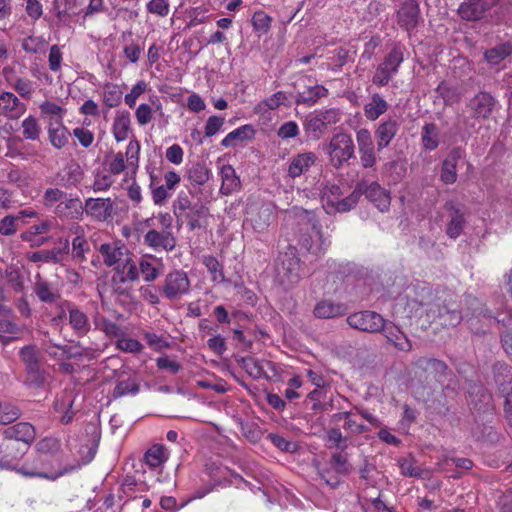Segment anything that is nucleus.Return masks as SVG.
<instances>
[{"label": "nucleus", "mask_w": 512, "mask_h": 512, "mask_svg": "<svg viewBox=\"0 0 512 512\" xmlns=\"http://www.w3.org/2000/svg\"><path fill=\"white\" fill-rule=\"evenodd\" d=\"M64 308L68 309V322L77 336H85L91 329L87 314L76 304L65 300Z\"/></svg>", "instance_id": "15"}, {"label": "nucleus", "mask_w": 512, "mask_h": 512, "mask_svg": "<svg viewBox=\"0 0 512 512\" xmlns=\"http://www.w3.org/2000/svg\"><path fill=\"white\" fill-rule=\"evenodd\" d=\"M54 212L60 218L79 220L84 214V208L79 198H65L56 205Z\"/></svg>", "instance_id": "30"}, {"label": "nucleus", "mask_w": 512, "mask_h": 512, "mask_svg": "<svg viewBox=\"0 0 512 512\" xmlns=\"http://www.w3.org/2000/svg\"><path fill=\"white\" fill-rule=\"evenodd\" d=\"M99 252L103 257V262L108 267H115L120 271L121 263L126 259L128 248L117 242L104 243L99 247Z\"/></svg>", "instance_id": "17"}, {"label": "nucleus", "mask_w": 512, "mask_h": 512, "mask_svg": "<svg viewBox=\"0 0 512 512\" xmlns=\"http://www.w3.org/2000/svg\"><path fill=\"white\" fill-rule=\"evenodd\" d=\"M70 252V242L67 238H59L58 246L51 249H43L29 254L28 259L31 262H43L58 264L61 263Z\"/></svg>", "instance_id": "7"}, {"label": "nucleus", "mask_w": 512, "mask_h": 512, "mask_svg": "<svg viewBox=\"0 0 512 512\" xmlns=\"http://www.w3.org/2000/svg\"><path fill=\"white\" fill-rule=\"evenodd\" d=\"M139 271L147 282L154 281L160 274L159 269L146 259H141L139 262Z\"/></svg>", "instance_id": "63"}, {"label": "nucleus", "mask_w": 512, "mask_h": 512, "mask_svg": "<svg viewBox=\"0 0 512 512\" xmlns=\"http://www.w3.org/2000/svg\"><path fill=\"white\" fill-rule=\"evenodd\" d=\"M130 129V114L129 112H118L113 123V135L117 142L127 139Z\"/></svg>", "instance_id": "36"}, {"label": "nucleus", "mask_w": 512, "mask_h": 512, "mask_svg": "<svg viewBox=\"0 0 512 512\" xmlns=\"http://www.w3.org/2000/svg\"><path fill=\"white\" fill-rule=\"evenodd\" d=\"M399 467L401 470V474L406 477L421 478L423 475V470L420 467L415 466V461L413 459H400Z\"/></svg>", "instance_id": "58"}, {"label": "nucleus", "mask_w": 512, "mask_h": 512, "mask_svg": "<svg viewBox=\"0 0 512 512\" xmlns=\"http://www.w3.org/2000/svg\"><path fill=\"white\" fill-rule=\"evenodd\" d=\"M415 366L428 375L433 376L439 383H443L452 374L448 365L436 358L420 357L415 361Z\"/></svg>", "instance_id": "16"}, {"label": "nucleus", "mask_w": 512, "mask_h": 512, "mask_svg": "<svg viewBox=\"0 0 512 512\" xmlns=\"http://www.w3.org/2000/svg\"><path fill=\"white\" fill-rule=\"evenodd\" d=\"M35 429L27 422H19L3 431V436L7 439H12L20 444H25V450L27 451L29 445L35 439Z\"/></svg>", "instance_id": "22"}, {"label": "nucleus", "mask_w": 512, "mask_h": 512, "mask_svg": "<svg viewBox=\"0 0 512 512\" xmlns=\"http://www.w3.org/2000/svg\"><path fill=\"white\" fill-rule=\"evenodd\" d=\"M19 356L25 366L27 383L37 388L42 387L46 382L47 373L41 368L36 346L22 347Z\"/></svg>", "instance_id": "2"}, {"label": "nucleus", "mask_w": 512, "mask_h": 512, "mask_svg": "<svg viewBox=\"0 0 512 512\" xmlns=\"http://www.w3.org/2000/svg\"><path fill=\"white\" fill-rule=\"evenodd\" d=\"M272 218L271 207L268 205L261 206L251 219L253 229L258 233L264 232L269 227Z\"/></svg>", "instance_id": "39"}, {"label": "nucleus", "mask_w": 512, "mask_h": 512, "mask_svg": "<svg viewBox=\"0 0 512 512\" xmlns=\"http://www.w3.org/2000/svg\"><path fill=\"white\" fill-rule=\"evenodd\" d=\"M33 292L43 303H56L61 299L60 290L52 283L43 279L40 274L35 276Z\"/></svg>", "instance_id": "23"}, {"label": "nucleus", "mask_w": 512, "mask_h": 512, "mask_svg": "<svg viewBox=\"0 0 512 512\" xmlns=\"http://www.w3.org/2000/svg\"><path fill=\"white\" fill-rule=\"evenodd\" d=\"M254 136L255 129L252 125L246 124L228 133L222 140L221 145L224 147H235L243 141L253 139Z\"/></svg>", "instance_id": "32"}, {"label": "nucleus", "mask_w": 512, "mask_h": 512, "mask_svg": "<svg viewBox=\"0 0 512 512\" xmlns=\"http://www.w3.org/2000/svg\"><path fill=\"white\" fill-rule=\"evenodd\" d=\"M272 18L264 11H256L252 17V25L256 32L265 34L271 27Z\"/></svg>", "instance_id": "53"}, {"label": "nucleus", "mask_w": 512, "mask_h": 512, "mask_svg": "<svg viewBox=\"0 0 512 512\" xmlns=\"http://www.w3.org/2000/svg\"><path fill=\"white\" fill-rule=\"evenodd\" d=\"M499 0H465L458 8V14L463 20L478 21L486 17L488 11Z\"/></svg>", "instance_id": "10"}, {"label": "nucleus", "mask_w": 512, "mask_h": 512, "mask_svg": "<svg viewBox=\"0 0 512 512\" xmlns=\"http://www.w3.org/2000/svg\"><path fill=\"white\" fill-rule=\"evenodd\" d=\"M359 199H360V189H357V186H356L355 189L352 191V193L349 196H347L341 200H338L336 202H334L332 200H328L327 206L331 205V207L334 208L335 211L344 213V212H348L351 209H353L357 205Z\"/></svg>", "instance_id": "42"}, {"label": "nucleus", "mask_w": 512, "mask_h": 512, "mask_svg": "<svg viewBox=\"0 0 512 512\" xmlns=\"http://www.w3.org/2000/svg\"><path fill=\"white\" fill-rule=\"evenodd\" d=\"M69 130L63 125L62 121H50L48 127V138L51 145L56 149H61L67 145L69 137Z\"/></svg>", "instance_id": "31"}, {"label": "nucleus", "mask_w": 512, "mask_h": 512, "mask_svg": "<svg viewBox=\"0 0 512 512\" xmlns=\"http://www.w3.org/2000/svg\"><path fill=\"white\" fill-rule=\"evenodd\" d=\"M321 480L331 489H336L342 483L340 474H336L329 466L318 470Z\"/></svg>", "instance_id": "59"}, {"label": "nucleus", "mask_w": 512, "mask_h": 512, "mask_svg": "<svg viewBox=\"0 0 512 512\" xmlns=\"http://www.w3.org/2000/svg\"><path fill=\"white\" fill-rule=\"evenodd\" d=\"M329 160L334 168H341L355 158V145L350 134L340 131L334 134L327 145Z\"/></svg>", "instance_id": "1"}, {"label": "nucleus", "mask_w": 512, "mask_h": 512, "mask_svg": "<svg viewBox=\"0 0 512 512\" xmlns=\"http://www.w3.org/2000/svg\"><path fill=\"white\" fill-rule=\"evenodd\" d=\"M168 0H150L147 5V11L160 17H166L169 14Z\"/></svg>", "instance_id": "64"}, {"label": "nucleus", "mask_w": 512, "mask_h": 512, "mask_svg": "<svg viewBox=\"0 0 512 512\" xmlns=\"http://www.w3.org/2000/svg\"><path fill=\"white\" fill-rule=\"evenodd\" d=\"M37 449L41 453L56 454L61 450V442L57 438L45 437L37 443Z\"/></svg>", "instance_id": "61"}, {"label": "nucleus", "mask_w": 512, "mask_h": 512, "mask_svg": "<svg viewBox=\"0 0 512 512\" xmlns=\"http://www.w3.org/2000/svg\"><path fill=\"white\" fill-rule=\"evenodd\" d=\"M295 216L299 219V222L311 226L313 235L318 237V239L321 241V245H328L324 240H322L320 226L317 225L314 213L304 209H298L295 211Z\"/></svg>", "instance_id": "46"}, {"label": "nucleus", "mask_w": 512, "mask_h": 512, "mask_svg": "<svg viewBox=\"0 0 512 512\" xmlns=\"http://www.w3.org/2000/svg\"><path fill=\"white\" fill-rule=\"evenodd\" d=\"M498 100L487 91H479L466 104L471 117L475 120H487L496 110Z\"/></svg>", "instance_id": "5"}, {"label": "nucleus", "mask_w": 512, "mask_h": 512, "mask_svg": "<svg viewBox=\"0 0 512 512\" xmlns=\"http://www.w3.org/2000/svg\"><path fill=\"white\" fill-rule=\"evenodd\" d=\"M19 331L17 324L9 319H0V343L7 344L11 338L7 334H16Z\"/></svg>", "instance_id": "62"}, {"label": "nucleus", "mask_w": 512, "mask_h": 512, "mask_svg": "<svg viewBox=\"0 0 512 512\" xmlns=\"http://www.w3.org/2000/svg\"><path fill=\"white\" fill-rule=\"evenodd\" d=\"M398 130L399 123L392 118L379 123L374 132L378 151L386 148L391 143Z\"/></svg>", "instance_id": "24"}, {"label": "nucleus", "mask_w": 512, "mask_h": 512, "mask_svg": "<svg viewBox=\"0 0 512 512\" xmlns=\"http://www.w3.org/2000/svg\"><path fill=\"white\" fill-rule=\"evenodd\" d=\"M237 362L254 379L268 378L262 363L258 359L247 356L241 357Z\"/></svg>", "instance_id": "40"}, {"label": "nucleus", "mask_w": 512, "mask_h": 512, "mask_svg": "<svg viewBox=\"0 0 512 512\" xmlns=\"http://www.w3.org/2000/svg\"><path fill=\"white\" fill-rule=\"evenodd\" d=\"M464 156L461 147H454L444 159L441 167L440 179L444 184H453L457 180V164Z\"/></svg>", "instance_id": "21"}, {"label": "nucleus", "mask_w": 512, "mask_h": 512, "mask_svg": "<svg viewBox=\"0 0 512 512\" xmlns=\"http://www.w3.org/2000/svg\"><path fill=\"white\" fill-rule=\"evenodd\" d=\"M103 101L109 108L118 106L122 101V91L116 85H106L104 88Z\"/></svg>", "instance_id": "52"}, {"label": "nucleus", "mask_w": 512, "mask_h": 512, "mask_svg": "<svg viewBox=\"0 0 512 512\" xmlns=\"http://www.w3.org/2000/svg\"><path fill=\"white\" fill-rule=\"evenodd\" d=\"M492 378L500 393H507L512 387V367L504 361L492 365Z\"/></svg>", "instance_id": "25"}, {"label": "nucleus", "mask_w": 512, "mask_h": 512, "mask_svg": "<svg viewBox=\"0 0 512 512\" xmlns=\"http://www.w3.org/2000/svg\"><path fill=\"white\" fill-rule=\"evenodd\" d=\"M75 393L73 390L65 389L61 393L57 394L53 402V410L56 413L61 414L59 419L63 425L70 424L77 410L74 409Z\"/></svg>", "instance_id": "12"}, {"label": "nucleus", "mask_w": 512, "mask_h": 512, "mask_svg": "<svg viewBox=\"0 0 512 512\" xmlns=\"http://www.w3.org/2000/svg\"><path fill=\"white\" fill-rule=\"evenodd\" d=\"M347 312V306L344 303L336 302L331 299L319 301L313 310L315 317L319 319H330L344 315Z\"/></svg>", "instance_id": "27"}, {"label": "nucleus", "mask_w": 512, "mask_h": 512, "mask_svg": "<svg viewBox=\"0 0 512 512\" xmlns=\"http://www.w3.org/2000/svg\"><path fill=\"white\" fill-rule=\"evenodd\" d=\"M356 186L357 189H360V196L364 194L381 212L389 210L391 202L390 194L377 182L368 183L367 181H361Z\"/></svg>", "instance_id": "8"}, {"label": "nucleus", "mask_w": 512, "mask_h": 512, "mask_svg": "<svg viewBox=\"0 0 512 512\" xmlns=\"http://www.w3.org/2000/svg\"><path fill=\"white\" fill-rule=\"evenodd\" d=\"M384 318L377 312L363 310L350 314L346 322L356 330L367 333H378L383 328Z\"/></svg>", "instance_id": "6"}, {"label": "nucleus", "mask_w": 512, "mask_h": 512, "mask_svg": "<svg viewBox=\"0 0 512 512\" xmlns=\"http://www.w3.org/2000/svg\"><path fill=\"white\" fill-rule=\"evenodd\" d=\"M191 282L183 270L170 271L163 281L162 293L168 300H179L190 292Z\"/></svg>", "instance_id": "4"}, {"label": "nucleus", "mask_w": 512, "mask_h": 512, "mask_svg": "<svg viewBox=\"0 0 512 512\" xmlns=\"http://www.w3.org/2000/svg\"><path fill=\"white\" fill-rule=\"evenodd\" d=\"M356 141L360 154L361 165L364 168H372L376 163L375 146L371 133L366 128H361L356 133Z\"/></svg>", "instance_id": "13"}, {"label": "nucleus", "mask_w": 512, "mask_h": 512, "mask_svg": "<svg viewBox=\"0 0 512 512\" xmlns=\"http://www.w3.org/2000/svg\"><path fill=\"white\" fill-rule=\"evenodd\" d=\"M26 453L25 444L4 437L0 443V467L12 468L13 463Z\"/></svg>", "instance_id": "19"}, {"label": "nucleus", "mask_w": 512, "mask_h": 512, "mask_svg": "<svg viewBox=\"0 0 512 512\" xmlns=\"http://www.w3.org/2000/svg\"><path fill=\"white\" fill-rule=\"evenodd\" d=\"M168 459L166 448L161 444H155L149 448L145 455V463L150 468L160 467Z\"/></svg>", "instance_id": "37"}, {"label": "nucleus", "mask_w": 512, "mask_h": 512, "mask_svg": "<svg viewBox=\"0 0 512 512\" xmlns=\"http://www.w3.org/2000/svg\"><path fill=\"white\" fill-rule=\"evenodd\" d=\"M403 60V47L400 45H395L386 55L384 61L381 64L384 67H386L390 72L396 75L398 72V68L400 64L403 62Z\"/></svg>", "instance_id": "44"}, {"label": "nucleus", "mask_w": 512, "mask_h": 512, "mask_svg": "<svg viewBox=\"0 0 512 512\" xmlns=\"http://www.w3.org/2000/svg\"><path fill=\"white\" fill-rule=\"evenodd\" d=\"M46 41L42 37L28 36L22 40V49L26 53L36 54L43 51Z\"/></svg>", "instance_id": "56"}, {"label": "nucleus", "mask_w": 512, "mask_h": 512, "mask_svg": "<svg viewBox=\"0 0 512 512\" xmlns=\"http://www.w3.org/2000/svg\"><path fill=\"white\" fill-rule=\"evenodd\" d=\"M23 136L29 140H37L39 138L41 129L38 125L36 118L29 116L22 122Z\"/></svg>", "instance_id": "57"}, {"label": "nucleus", "mask_w": 512, "mask_h": 512, "mask_svg": "<svg viewBox=\"0 0 512 512\" xmlns=\"http://www.w3.org/2000/svg\"><path fill=\"white\" fill-rule=\"evenodd\" d=\"M307 81L309 83L304 84L302 90H298L294 96L296 105L312 106L328 95V90L323 85L312 83L309 79Z\"/></svg>", "instance_id": "18"}, {"label": "nucleus", "mask_w": 512, "mask_h": 512, "mask_svg": "<svg viewBox=\"0 0 512 512\" xmlns=\"http://www.w3.org/2000/svg\"><path fill=\"white\" fill-rule=\"evenodd\" d=\"M328 465L334 470V472H336V474L340 475H348L352 470V466L348 462L347 456L341 453L332 454Z\"/></svg>", "instance_id": "48"}, {"label": "nucleus", "mask_w": 512, "mask_h": 512, "mask_svg": "<svg viewBox=\"0 0 512 512\" xmlns=\"http://www.w3.org/2000/svg\"><path fill=\"white\" fill-rule=\"evenodd\" d=\"M438 317L442 320L443 325L451 327L457 326L462 320V315L459 311L450 309L447 306L438 309Z\"/></svg>", "instance_id": "50"}, {"label": "nucleus", "mask_w": 512, "mask_h": 512, "mask_svg": "<svg viewBox=\"0 0 512 512\" xmlns=\"http://www.w3.org/2000/svg\"><path fill=\"white\" fill-rule=\"evenodd\" d=\"M0 111L10 119H17L24 114L26 106L13 93L2 92L0 94Z\"/></svg>", "instance_id": "26"}, {"label": "nucleus", "mask_w": 512, "mask_h": 512, "mask_svg": "<svg viewBox=\"0 0 512 512\" xmlns=\"http://www.w3.org/2000/svg\"><path fill=\"white\" fill-rule=\"evenodd\" d=\"M421 141L426 150H435L439 145V129L435 123H426L421 131Z\"/></svg>", "instance_id": "38"}, {"label": "nucleus", "mask_w": 512, "mask_h": 512, "mask_svg": "<svg viewBox=\"0 0 512 512\" xmlns=\"http://www.w3.org/2000/svg\"><path fill=\"white\" fill-rule=\"evenodd\" d=\"M220 175L222 179L220 191L222 194L229 195L240 188V179L231 165H222Z\"/></svg>", "instance_id": "34"}, {"label": "nucleus", "mask_w": 512, "mask_h": 512, "mask_svg": "<svg viewBox=\"0 0 512 512\" xmlns=\"http://www.w3.org/2000/svg\"><path fill=\"white\" fill-rule=\"evenodd\" d=\"M84 212L97 221H107L115 214L114 202L110 198H88L83 205Z\"/></svg>", "instance_id": "11"}, {"label": "nucleus", "mask_w": 512, "mask_h": 512, "mask_svg": "<svg viewBox=\"0 0 512 512\" xmlns=\"http://www.w3.org/2000/svg\"><path fill=\"white\" fill-rule=\"evenodd\" d=\"M445 209L450 212V219L446 227V234L451 239H456L460 236L466 224L464 213L460 208L456 207L453 202H447L445 204Z\"/></svg>", "instance_id": "28"}, {"label": "nucleus", "mask_w": 512, "mask_h": 512, "mask_svg": "<svg viewBox=\"0 0 512 512\" xmlns=\"http://www.w3.org/2000/svg\"><path fill=\"white\" fill-rule=\"evenodd\" d=\"M389 105L387 101L378 93L372 94L370 101L364 105V115L370 121H375L381 115L386 113Z\"/></svg>", "instance_id": "33"}, {"label": "nucleus", "mask_w": 512, "mask_h": 512, "mask_svg": "<svg viewBox=\"0 0 512 512\" xmlns=\"http://www.w3.org/2000/svg\"><path fill=\"white\" fill-rule=\"evenodd\" d=\"M276 273L279 281L283 285L290 286L300 280L301 264L294 250L280 254L276 266Z\"/></svg>", "instance_id": "3"}, {"label": "nucleus", "mask_w": 512, "mask_h": 512, "mask_svg": "<svg viewBox=\"0 0 512 512\" xmlns=\"http://www.w3.org/2000/svg\"><path fill=\"white\" fill-rule=\"evenodd\" d=\"M203 263L209 273L211 274L212 280L215 282L225 281V276L222 270V265L214 256H205Z\"/></svg>", "instance_id": "51"}, {"label": "nucleus", "mask_w": 512, "mask_h": 512, "mask_svg": "<svg viewBox=\"0 0 512 512\" xmlns=\"http://www.w3.org/2000/svg\"><path fill=\"white\" fill-rule=\"evenodd\" d=\"M20 223L14 215H6L0 220V234L4 236H11L20 228Z\"/></svg>", "instance_id": "60"}, {"label": "nucleus", "mask_w": 512, "mask_h": 512, "mask_svg": "<svg viewBox=\"0 0 512 512\" xmlns=\"http://www.w3.org/2000/svg\"><path fill=\"white\" fill-rule=\"evenodd\" d=\"M21 416V410L15 404L0 400V424L8 425Z\"/></svg>", "instance_id": "43"}, {"label": "nucleus", "mask_w": 512, "mask_h": 512, "mask_svg": "<svg viewBox=\"0 0 512 512\" xmlns=\"http://www.w3.org/2000/svg\"><path fill=\"white\" fill-rule=\"evenodd\" d=\"M210 170L205 164L196 163L187 172L188 180L192 185H203L209 180Z\"/></svg>", "instance_id": "45"}, {"label": "nucleus", "mask_w": 512, "mask_h": 512, "mask_svg": "<svg viewBox=\"0 0 512 512\" xmlns=\"http://www.w3.org/2000/svg\"><path fill=\"white\" fill-rule=\"evenodd\" d=\"M304 128L306 132L312 133L313 137L316 139L320 138L327 129L317 112L307 117L304 122Z\"/></svg>", "instance_id": "47"}, {"label": "nucleus", "mask_w": 512, "mask_h": 512, "mask_svg": "<svg viewBox=\"0 0 512 512\" xmlns=\"http://www.w3.org/2000/svg\"><path fill=\"white\" fill-rule=\"evenodd\" d=\"M469 405L471 410L478 414H490L494 410L493 398L491 393L483 384H474L470 386Z\"/></svg>", "instance_id": "9"}, {"label": "nucleus", "mask_w": 512, "mask_h": 512, "mask_svg": "<svg viewBox=\"0 0 512 512\" xmlns=\"http://www.w3.org/2000/svg\"><path fill=\"white\" fill-rule=\"evenodd\" d=\"M144 243L154 250L163 249L167 252L172 251L176 246V239L172 231H158L149 229L144 235Z\"/></svg>", "instance_id": "20"}, {"label": "nucleus", "mask_w": 512, "mask_h": 512, "mask_svg": "<svg viewBox=\"0 0 512 512\" xmlns=\"http://www.w3.org/2000/svg\"><path fill=\"white\" fill-rule=\"evenodd\" d=\"M380 332L384 335L387 342L392 344L397 350L403 352H409L412 350V343L410 339L401 330V328L393 322L384 319L383 328L380 329Z\"/></svg>", "instance_id": "14"}, {"label": "nucleus", "mask_w": 512, "mask_h": 512, "mask_svg": "<svg viewBox=\"0 0 512 512\" xmlns=\"http://www.w3.org/2000/svg\"><path fill=\"white\" fill-rule=\"evenodd\" d=\"M316 160L317 156L314 152L297 154L289 162L288 175L292 178L301 176L315 164Z\"/></svg>", "instance_id": "29"}, {"label": "nucleus", "mask_w": 512, "mask_h": 512, "mask_svg": "<svg viewBox=\"0 0 512 512\" xmlns=\"http://www.w3.org/2000/svg\"><path fill=\"white\" fill-rule=\"evenodd\" d=\"M208 215V208L203 204H195L188 210L184 217L188 220V226L191 231L202 227L201 219L206 218Z\"/></svg>", "instance_id": "41"}, {"label": "nucleus", "mask_w": 512, "mask_h": 512, "mask_svg": "<svg viewBox=\"0 0 512 512\" xmlns=\"http://www.w3.org/2000/svg\"><path fill=\"white\" fill-rule=\"evenodd\" d=\"M511 54L512 44L510 42H504L486 50L484 58L490 65H498Z\"/></svg>", "instance_id": "35"}, {"label": "nucleus", "mask_w": 512, "mask_h": 512, "mask_svg": "<svg viewBox=\"0 0 512 512\" xmlns=\"http://www.w3.org/2000/svg\"><path fill=\"white\" fill-rule=\"evenodd\" d=\"M125 258L126 259L121 263L120 267L122 273V281H135L139 276L138 268L135 262L131 259L129 252Z\"/></svg>", "instance_id": "54"}, {"label": "nucleus", "mask_w": 512, "mask_h": 512, "mask_svg": "<svg viewBox=\"0 0 512 512\" xmlns=\"http://www.w3.org/2000/svg\"><path fill=\"white\" fill-rule=\"evenodd\" d=\"M90 251L89 243L83 236H76L72 240V258L77 262L86 260V253Z\"/></svg>", "instance_id": "49"}, {"label": "nucleus", "mask_w": 512, "mask_h": 512, "mask_svg": "<svg viewBox=\"0 0 512 512\" xmlns=\"http://www.w3.org/2000/svg\"><path fill=\"white\" fill-rule=\"evenodd\" d=\"M191 207H193V205L191 204L189 196L184 192H180L173 202V213L176 219L179 220L181 217H184V214L190 210Z\"/></svg>", "instance_id": "55"}]
</instances>
